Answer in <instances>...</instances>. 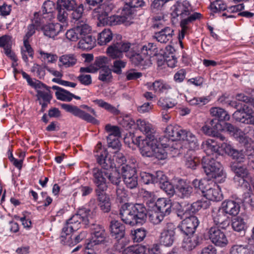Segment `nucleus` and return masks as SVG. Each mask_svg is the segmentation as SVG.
<instances>
[{
	"label": "nucleus",
	"mask_w": 254,
	"mask_h": 254,
	"mask_svg": "<svg viewBox=\"0 0 254 254\" xmlns=\"http://www.w3.org/2000/svg\"><path fill=\"white\" fill-rule=\"evenodd\" d=\"M120 215L124 223L133 226L138 223H142L145 220L147 210L142 204L132 205L125 203L121 208Z\"/></svg>",
	"instance_id": "f257e3e1"
},
{
	"label": "nucleus",
	"mask_w": 254,
	"mask_h": 254,
	"mask_svg": "<svg viewBox=\"0 0 254 254\" xmlns=\"http://www.w3.org/2000/svg\"><path fill=\"white\" fill-rule=\"evenodd\" d=\"M192 185L196 191L200 190L208 200L218 201L222 199L219 186L212 181L206 179H195Z\"/></svg>",
	"instance_id": "f03ea898"
},
{
	"label": "nucleus",
	"mask_w": 254,
	"mask_h": 254,
	"mask_svg": "<svg viewBox=\"0 0 254 254\" xmlns=\"http://www.w3.org/2000/svg\"><path fill=\"white\" fill-rule=\"evenodd\" d=\"M113 8L112 5L104 3L96 9L98 13V18L101 24L103 25H116L122 23L127 24L131 20V18L122 13V15H113L109 16V13Z\"/></svg>",
	"instance_id": "7ed1b4c3"
},
{
	"label": "nucleus",
	"mask_w": 254,
	"mask_h": 254,
	"mask_svg": "<svg viewBox=\"0 0 254 254\" xmlns=\"http://www.w3.org/2000/svg\"><path fill=\"white\" fill-rule=\"evenodd\" d=\"M157 52L156 46L153 43H148L144 45L141 49L140 54L131 52L127 53V56L134 64L142 66L145 68L151 64V58L155 55Z\"/></svg>",
	"instance_id": "20e7f679"
},
{
	"label": "nucleus",
	"mask_w": 254,
	"mask_h": 254,
	"mask_svg": "<svg viewBox=\"0 0 254 254\" xmlns=\"http://www.w3.org/2000/svg\"><path fill=\"white\" fill-rule=\"evenodd\" d=\"M202 163L204 171L208 177L216 179L219 183L225 181L226 174L219 162L211 156H205L203 158Z\"/></svg>",
	"instance_id": "39448f33"
},
{
	"label": "nucleus",
	"mask_w": 254,
	"mask_h": 254,
	"mask_svg": "<svg viewBox=\"0 0 254 254\" xmlns=\"http://www.w3.org/2000/svg\"><path fill=\"white\" fill-rule=\"evenodd\" d=\"M98 163L105 169L110 168H119L123 166L126 161V158L122 153L119 151L115 152V154L112 159L111 156H109L108 152L104 149H100V154L96 155Z\"/></svg>",
	"instance_id": "423d86ee"
},
{
	"label": "nucleus",
	"mask_w": 254,
	"mask_h": 254,
	"mask_svg": "<svg viewBox=\"0 0 254 254\" xmlns=\"http://www.w3.org/2000/svg\"><path fill=\"white\" fill-rule=\"evenodd\" d=\"M192 8L189 2L187 0L178 1L171 7V16L172 21L175 22L176 19L179 18L180 20L187 18L190 16Z\"/></svg>",
	"instance_id": "0eeeda50"
},
{
	"label": "nucleus",
	"mask_w": 254,
	"mask_h": 254,
	"mask_svg": "<svg viewBox=\"0 0 254 254\" xmlns=\"http://www.w3.org/2000/svg\"><path fill=\"white\" fill-rule=\"evenodd\" d=\"M108 170L98 167L93 169V182L96 187L95 190L97 193L104 192L108 188L107 183V178L108 175Z\"/></svg>",
	"instance_id": "6e6552de"
},
{
	"label": "nucleus",
	"mask_w": 254,
	"mask_h": 254,
	"mask_svg": "<svg viewBox=\"0 0 254 254\" xmlns=\"http://www.w3.org/2000/svg\"><path fill=\"white\" fill-rule=\"evenodd\" d=\"M176 229L177 226L174 223H167L160 232V244L166 247L171 246L175 240Z\"/></svg>",
	"instance_id": "1a4fd4ad"
},
{
	"label": "nucleus",
	"mask_w": 254,
	"mask_h": 254,
	"mask_svg": "<svg viewBox=\"0 0 254 254\" xmlns=\"http://www.w3.org/2000/svg\"><path fill=\"white\" fill-rule=\"evenodd\" d=\"M207 235L210 241L217 247L223 248L229 243L225 232L217 226H213L209 229L207 232Z\"/></svg>",
	"instance_id": "9d476101"
},
{
	"label": "nucleus",
	"mask_w": 254,
	"mask_h": 254,
	"mask_svg": "<svg viewBox=\"0 0 254 254\" xmlns=\"http://www.w3.org/2000/svg\"><path fill=\"white\" fill-rule=\"evenodd\" d=\"M187 208L183 216L185 219L182 221L180 225V229L186 235L193 234L199 224V221L197 218L191 215L188 216Z\"/></svg>",
	"instance_id": "9b49d317"
},
{
	"label": "nucleus",
	"mask_w": 254,
	"mask_h": 254,
	"mask_svg": "<svg viewBox=\"0 0 254 254\" xmlns=\"http://www.w3.org/2000/svg\"><path fill=\"white\" fill-rule=\"evenodd\" d=\"M61 107L66 112L70 113L74 116L77 117L88 123L93 124H98L99 121L94 117L84 111L81 110L78 107L67 104H62Z\"/></svg>",
	"instance_id": "f8f14e48"
},
{
	"label": "nucleus",
	"mask_w": 254,
	"mask_h": 254,
	"mask_svg": "<svg viewBox=\"0 0 254 254\" xmlns=\"http://www.w3.org/2000/svg\"><path fill=\"white\" fill-rule=\"evenodd\" d=\"M233 117L240 122L254 125V111L248 105L244 104L242 108H240L235 112Z\"/></svg>",
	"instance_id": "ddd939ff"
},
{
	"label": "nucleus",
	"mask_w": 254,
	"mask_h": 254,
	"mask_svg": "<svg viewBox=\"0 0 254 254\" xmlns=\"http://www.w3.org/2000/svg\"><path fill=\"white\" fill-rule=\"evenodd\" d=\"M157 140L155 137L143 138L141 136L140 144L137 145L139 147L140 153L143 156L153 157V151Z\"/></svg>",
	"instance_id": "4468645a"
},
{
	"label": "nucleus",
	"mask_w": 254,
	"mask_h": 254,
	"mask_svg": "<svg viewBox=\"0 0 254 254\" xmlns=\"http://www.w3.org/2000/svg\"><path fill=\"white\" fill-rule=\"evenodd\" d=\"M93 217V212L89 208L81 207L78 209L77 213L73 215L70 218L71 221L75 223L80 227L81 224L87 225L90 219Z\"/></svg>",
	"instance_id": "2eb2a0df"
},
{
	"label": "nucleus",
	"mask_w": 254,
	"mask_h": 254,
	"mask_svg": "<svg viewBox=\"0 0 254 254\" xmlns=\"http://www.w3.org/2000/svg\"><path fill=\"white\" fill-rule=\"evenodd\" d=\"M106 233L103 227L100 225H94L92 228L89 244L96 245L103 243L106 238Z\"/></svg>",
	"instance_id": "dca6fc26"
},
{
	"label": "nucleus",
	"mask_w": 254,
	"mask_h": 254,
	"mask_svg": "<svg viewBox=\"0 0 254 254\" xmlns=\"http://www.w3.org/2000/svg\"><path fill=\"white\" fill-rule=\"evenodd\" d=\"M211 216L216 225H219L222 228H226L229 225V219L221 207L213 208Z\"/></svg>",
	"instance_id": "f3484780"
},
{
	"label": "nucleus",
	"mask_w": 254,
	"mask_h": 254,
	"mask_svg": "<svg viewBox=\"0 0 254 254\" xmlns=\"http://www.w3.org/2000/svg\"><path fill=\"white\" fill-rule=\"evenodd\" d=\"M106 130L109 133L108 137V143L109 147L113 149H118L121 147V143L118 138H112L113 137H116L120 134V130L118 127L107 125L105 127Z\"/></svg>",
	"instance_id": "a211bd4d"
},
{
	"label": "nucleus",
	"mask_w": 254,
	"mask_h": 254,
	"mask_svg": "<svg viewBox=\"0 0 254 254\" xmlns=\"http://www.w3.org/2000/svg\"><path fill=\"white\" fill-rule=\"evenodd\" d=\"M201 147L204 152L206 154V156L219 155L220 144L214 139H207L202 142Z\"/></svg>",
	"instance_id": "6ab92c4d"
},
{
	"label": "nucleus",
	"mask_w": 254,
	"mask_h": 254,
	"mask_svg": "<svg viewBox=\"0 0 254 254\" xmlns=\"http://www.w3.org/2000/svg\"><path fill=\"white\" fill-rule=\"evenodd\" d=\"M179 141H182L187 145L190 150H195L198 148L199 144L197 137L190 130L184 129L182 137Z\"/></svg>",
	"instance_id": "aec40b11"
},
{
	"label": "nucleus",
	"mask_w": 254,
	"mask_h": 254,
	"mask_svg": "<svg viewBox=\"0 0 254 254\" xmlns=\"http://www.w3.org/2000/svg\"><path fill=\"white\" fill-rule=\"evenodd\" d=\"M147 87L149 90H153L157 94L167 93L172 88L169 83L162 80H157L152 83H148Z\"/></svg>",
	"instance_id": "412c9836"
},
{
	"label": "nucleus",
	"mask_w": 254,
	"mask_h": 254,
	"mask_svg": "<svg viewBox=\"0 0 254 254\" xmlns=\"http://www.w3.org/2000/svg\"><path fill=\"white\" fill-rule=\"evenodd\" d=\"M184 129L176 125H169L164 131V134L168 138L173 141H179Z\"/></svg>",
	"instance_id": "4be33fe9"
},
{
	"label": "nucleus",
	"mask_w": 254,
	"mask_h": 254,
	"mask_svg": "<svg viewBox=\"0 0 254 254\" xmlns=\"http://www.w3.org/2000/svg\"><path fill=\"white\" fill-rule=\"evenodd\" d=\"M37 97L42 108L46 107L52 98L50 87L44 84L41 89L37 90Z\"/></svg>",
	"instance_id": "5701e85b"
},
{
	"label": "nucleus",
	"mask_w": 254,
	"mask_h": 254,
	"mask_svg": "<svg viewBox=\"0 0 254 254\" xmlns=\"http://www.w3.org/2000/svg\"><path fill=\"white\" fill-rule=\"evenodd\" d=\"M174 35V30L170 27L166 26L160 31L155 32L153 37L161 43H167L172 40Z\"/></svg>",
	"instance_id": "b1692460"
},
{
	"label": "nucleus",
	"mask_w": 254,
	"mask_h": 254,
	"mask_svg": "<svg viewBox=\"0 0 254 254\" xmlns=\"http://www.w3.org/2000/svg\"><path fill=\"white\" fill-rule=\"evenodd\" d=\"M143 0H125V4L123 8V13L131 19L132 15L135 11V8L144 6Z\"/></svg>",
	"instance_id": "393cba45"
},
{
	"label": "nucleus",
	"mask_w": 254,
	"mask_h": 254,
	"mask_svg": "<svg viewBox=\"0 0 254 254\" xmlns=\"http://www.w3.org/2000/svg\"><path fill=\"white\" fill-rule=\"evenodd\" d=\"M110 230L112 236L118 240L123 238L125 234V226L117 220L111 221Z\"/></svg>",
	"instance_id": "a878e982"
},
{
	"label": "nucleus",
	"mask_w": 254,
	"mask_h": 254,
	"mask_svg": "<svg viewBox=\"0 0 254 254\" xmlns=\"http://www.w3.org/2000/svg\"><path fill=\"white\" fill-rule=\"evenodd\" d=\"M64 26L60 23H49L43 26L44 34L49 37L54 38L63 30Z\"/></svg>",
	"instance_id": "bb28decb"
},
{
	"label": "nucleus",
	"mask_w": 254,
	"mask_h": 254,
	"mask_svg": "<svg viewBox=\"0 0 254 254\" xmlns=\"http://www.w3.org/2000/svg\"><path fill=\"white\" fill-rule=\"evenodd\" d=\"M222 125L216 122V120H211L210 122L206 123L201 127L202 131L208 136H215L216 132L221 130Z\"/></svg>",
	"instance_id": "cd10ccee"
},
{
	"label": "nucleus",
	"mask_w": 254,
	"mask_h": 254,
	"mask_svg": "<svg viewBox=\"0 0 254 254\" xmlns=\"http://www.w3.org/2000/svg\"><path fill=\"white\" fill-rule=\"evenodd\" d=\"M136 125L139 130L146 135L145 138L155 137V130L150 123L144 120L138 119L136 121Z\"/></svg>",
	"instance_id": "c85d7f7f"
},
{
	"label": "nucleus",
	"mask_w": 254,
	"mask_h": 254,
	"mask_svg": "<svg viewBox=\"0 0 254 254\" xmlns=\"http://www.w3.org/2000/svg\"><path fill=\"white\" fill-rule=\"evenodd\" d=\"M221 207L227 215L231 216L237 215L240 209L239 204L234 200H225L222 203Z\"/></svg>",
	"instance_id": "c756f323"
},
{
	"label": "nucleus",
	"mask_w": 254,
	"mask_h": 254,
	"mask_svg": "<svg viewBox=\"0 0 254 254\" xmlns=\"http://www.w3.org/2000/svg\"><path fill=\"white\" fill-rule=\"evenodd\" d=\"M176 189L178 195L182 198L189 197L192 192V188L186 181L179 180Z\"/></svg>",
	"instance_id": "7c9ffc66"
},
{
	"label": "nucleus",
	"mask_w": 254,
	"mask_h": 254,
	"mask_svg": "<svg viewBox=\"0 0 254 254\" xmlns=\"http://www.w3.org/2000/svg\"><path fill=\"white\" fill-rule=\"evenodd\" d=\"M155 206L159 212L169 215L171 211L172 203L170 199L160 198L156 201Z\"/></svg>",
	"instance_id": "2f4dec72"
},
{
	"label": "nucleus",
	"mask_w": 254,
	"mask_h": 254,
	"mask_svg": "<svg viewBox=\"0 0 254 254\" xmlns=\"http://www.w3.org/2000/svg\"><path fill=\"white\" fill-rule=\"evenodd\" d=\"M137 164L136 160L132 159L126 165H123L121 169L123 178L136 174Z\"/></svg>",
	"instance_id": "473e14b6"
},
{
	"label": "nucleus",
	"mask_w": 254,
	"mask_h": 254,
	"mask_svg": "<svg viewBox=\"0 0 254 254\" xmlns=\"http://www.w3.org/2000/svg\"><path fill=\"white\" fill-rule=\"evenodd\" d=\"M98 205L104 212H108L111 209V202L110 197L105 193H97Z\"/></svg>",
	"instance_id": "72a5a7b5"
},
{
	"label": "nucleus",
	"mask_w": 254,
	"mask_h": 254,
	"mask_svg": "<svg viewBox=\"0 0 254 254\" xmlns=\"http://www.w3.org/2000/svg\"><path fill=\"white\" fill-rule=\"evenodd\" d=\"M12 45V37L5 35L0 37V47L2 48L6 55H11Z\"/></svg>",
	"instance_id": "f704fd0d"
},
{
	"label": "nucleus",
	"mask_w": 254,
	"mask_h": 254,
	"mask_svg": "<svg viewBox=\"0 0 254 254\" xmlns=\"http://www.w3.org/2000/svg\"><path fill=\"white\" fill-rule=\"evenodd\" d=\"M21 53L22 59L26 64L28 63V57L33 58L34 51L27 39H23V46L21 47Z\"/></svg>",
	"instance_id": "c9c22d12"
},
{
	"label": "nucleus",
	"mask_w": 254,
	"mask_h": 254,
	"mask_svg": "<svg viewBox=\"0 0 254 254\" xmlns=\"http://www.w3.org/2000/svg\"><path fill=\"white\" fill-rule=\"evenodd\" d=\"M78 48L82 50H91L95 45V39L91 35L81 37L78 42Z\"/></svg>",
	"instance_id": "e433bc0d"
},
{
	"label": "nucleus",
	"mask_w": 254,
	"mask_h": 254,
	"mask_svg": "<svg viewBox=\"0 0 254 254\" xmlns=\"http://www.w3.org/2000/svg\"><path fill=\"white\" fill-rule=\"evenodd\" d=\"M113 38V33L109 29H105L98 34L97 42L101 45H105L110 42Z\"/></svg>",
	"instance_id": "4c0bfd02"
},
{
	"label": "nucleus",
	"mask_w": 254,
	"mask_h": 254,
	"mask_svg": "<svg viewBox=\"0 0 254 254\" xmlns=\"http://www.w3.org/2000/svg\"><path fill=\"white\" fill-rule=\"evenodd\" d=\"M210 113L213 117L219 121H229L230 116L223 109L219 107H213L210 110Z\"/></svg>",
	"instance_id": "58836bf2"
},
{
	"label": "nucleus",
	"mask_w": 254,
	"mask_h": 254,
	"mask_svg": "<svg viewBox=\"0 0 254 254\" xmlns=\"http://www.w3.org/2000/svg\"><path fill=\"white\" fill-rule=\"evenodd\" d=\"M239 141L244 144L254 142V129L250 127H246L243 132V136H240Z\"/></svg>",
	"instance_id": "ea45409f"
},
{
	"label": "nucleus",
	"mask_w": 254,
	"mask_h": 254,
	"mask_svg": "<svg viewBox=\"0 0 254 254\" xmlns=\"http://www.w3.org/2000/svg\"><path fill=\"white\" fill-rule=\"evenodd\" d=\"M146 252L145 246L137 245L125 248L123 250L122 254H146Z\"/></svg>",
	"instance_id": "a19ab883"
},
{
	"label": "nucleus",
	"mask_w": 254,
	"mask_h": 254,
	"mask_svg": "<svg viewBox=\"0 0 254 254\" xmlns=\"http://www.w3.org/2000/svg\"><path fill=\"white\" fill-rule=\"evenodd\" d=\"M198 244V238L195 236L186 237L182 244L183 248L187 251L193 250Z\"/></svg>",
	"instance_id": "79ce46f5"
},
{
	"label": "nucleus",
	"mask_w": 254,
	"mask_h": 254,
	"mask_svg": "<svg viewBox=\"0 0 254 254\" xmlns=\"http://www.w3.org/2000/svg\"><path fill=\"white\" fill-rule=\"evenodd\" d=\"M221 130L228 131L238 140H239L240 136H242L243 135V131L228 123H225L223 125V128H221Z\"/></svg>",
	"instance_id": "37998d69"
},
{
	"label": "nucleus",
	"mask_w": 254,
	"mask_h": 254,
	"mask_svg": "<svg viewBox=\"0 0 254 254\" xmlns=\"http://www.w3.org/2000/svg\"><path fill=\"white\" fill-rule=\"evenodd\" d=\"M60 62L65 67L72 66L77 63V58L74 54H66L60 58Z\"/></svg>",
	"instance_id": "c03bdc74"
},
{
	"label": "nucleus",
	"mask_w": 254,
	"mask_h": 254,
	"mask_svg": "<svg viewBox=\"0 0 254 254\" xmlns=\"http://www.w3.org/2000/svg\"><path fill=\"white\" fill-rule=\"evenodd\" d=\"M80 227L75 223L71 221V218L67 221L66 225L63 228L61 236L65 238L73 231L77 230Z\"/></svg>",
	"instance_id": "a18cd8bd"
},
{
	"label": "nucleus",
	"mask_w": 254,
	"mask_h": 254,
	"mask_svg": "<svg viewBox=\"0 0 254 254\" xmlns=\"http://www.w3.org/2000/svg\"><path fill=\"white\" fill-rule=\"evenodd\" d=\"M93 102L100 107L104 109L114 115H117L120 113V111L115 107L102 99H97L94 100Z\"/></svg>",
	"instance_id": "49530a36"
},
{
	"label": "nucleus",
	"mask_w": 254,
	"mask_h": 254,
	"mask_svg": "<svg viewBox=\"0 0 254 254\" xmlns=\"http://www.w3.org/2000/svg\"><path fill=\"white\" fill-rule=\"evenodd\" d=\"M236 99L238 101L243 102V104H240L239 103H238L237 101H231L229 104L235 108L239 109L240 108H242V106L244 104L248 105L247 104L250 102V98L249 97L245 95L243 93H239L237 94L236 96Z\"/></svg>",
	"instance_id": "de8ad7c7"
},
{
	"label": "nucleus",
	"mask_w": 254,
	"mask_h": 254,
	"mask_svg": "<svg viewBox=\"0 0 254 254\" xmlns=\"http://www.w3.org/2000/svg\"><path fill=\"white\" fill-rule=\"evenodd\" d=\"M76 5L74 0H58L57 1V8L63 10H72Z\"/></svg>",
	"instance_id": "09e8293b"
},
{
	"label": "nucleus",
	"mask_w": 254,
	"mask_h": 254,
	"mask_svg": "<svg viewBox=\"0 0 254 254\" xmlns=\"http://www.w3.org/2000/svg\"><path fill=\"white\" fill-rule=\"evenodd\" d=\"M231 254H252L248 245H236L230 249Z\"/></svg>",
	"instance_id": "8fccbe9b"
},
{
	"label": "nucleus",
	"mask_w": 254,
	"mask_h": 254,
	"mask_svg": "<svg viewBox=\"0 0 254 254\" xmlns=\"http://www.w3.org/2000/svg\"><path fill=\"white\" fill-rule=\"evenodd\" d=\"M154 147L155 151H153V157L158 160H164L167 158V153L165 149L166 147H164L162 144H160L158 142Z\"/></svg>",
	"instance_id": "3c124183"
},
{
	"label": "nucleus",
	"mask_w": 254,
	"mask_h": 254,
	"mask_svg": "<svg viewBox=\"0 0 254 254\" xmlns=\"http://www.w3.org/2000/svg\"><path fill=\"white\" fill-rule=\"evenodd\" d=\"M200 16V13L194 12L191 14V15L188 17L187 18L182 19L181 21V26L182 28L181 33L185 34L187 31L188 28L187 25L188 24V23L198 19Z\"/></svg>",
	"instance_id": "603ef678"
},
{
	"label": "nucleus",
	"mask_w": 254,
	"mask_h": 254,
	"mask_svg": "<svg viewBox=\"0 0 254 254\" xmlns=\"http://www.w3.org/2000/svg\"><path fill=\"white\" fill-rule=\"evenodd\" d=\"M157 105L162 110H166L173 108L176 105V103L172 99L161 97L158 100Z\"/></svg>",
	"instance_id": "864d4df0"
},
{
	"label": "nucleus",
	"mask_w": 254,
	"mask_h": 254,
	"mask_svg": "<svg viewBox=\"0 0 254 254\" xmlns=\"http://www.w3.org/2000/svg\"><path fill=\"white\" fill-rule=\"evenodd\" d=\"M187 102L191 106H202L206 104L209 101L208 97H194L192 98H186Z\"/></svg>",
	"instance_id": "5fc2aeb1"
},
{
	"label": "nucleus",
	"mask_w": 254,
	"mask_h": 254,
	"mask_svg": "<svg viewBox=\"0 0 254 254\" xmlns=\"http://www.w3.org/2000/svg\"><path fill=\"white\" fill-rule=\"evenodd\" d=\"M210 203L208 200H200L193 203L190 205H188L187 209H190L191 207V211L193 213L198 211L201 208L206 209L210 206Z\"/></svg>",
	"instance_id": "6e6d98bb"
},
{
	"label": "nucleus",
	"mask_w": 254,
	"mask_h": 254,
	"mask_svg": "<svg viewBox=\"0 0 254 254\" xmlns=\"http://www.w3.org/2000/svg\"><path fill=\"white\" fill-rule=\"evenodd\" d=\"M107 55L112 59H121L123 57V54L119 51L116 43L110 46L107 49Z\"/></svg>",
	"instance_id": "4d7b16f0"
},
{
	"label": "nucleus",
	"mask_w": 254,
	"mask_h": 254,
	"mask_svg": "<svg viewBox=\"0 0 254 254\" xmlns=\"http://www.w3.org/2000/svg\"><path fill=\"white\" fill-rule=\"evenodd\" d=\"M131 238L134 242H140L145 238L146 233L143 228H139L131 231Z\"/></svg>",
	"instance_id": "13d9d810"
},
{
	"label": "nucleus",
	"mask_w": 254,
	"mask_h": 254,
	"mask_svg": "<svg viewBox=\"0 0 254 254\" xmlns=\"http://www.w3.org/2000/svg\"><path fill=\"white\" fill-rule=\"evenodd\" d=\"M233 230L237 232L245 231L247 226L244 220L241 218H236L233 219L232 223Z\"/></svg>",
	"instance_id": "bf43d9fd"
},
{
	"label": "nucleus",
	"mask_w": 254,
	"mask_h": 254,
	"mask_svg": "<svg viewBox=\"0 0 254 254\" xmlns=\"http://www.w3.org/2000/svg\"><path fill=\"white\" fill-rule=\"evenodd\" d=\"M112 78V72L109 67H104L99 71L98 79L105 82H109Z\"/></svg>",
	"instance_id": "052dcab7"
},
{
	"label": "nucleus",
	"mask_w": 254,
	"mask_h": 254,
	"mask_svg": "<svg viewBox=\"0 0 254 254\" xmlns=\"http://www.w3.org/2000/svg\"><path fill=\"white\" fill-rule=\"evenodd\" d=\"M210 8L212 12L216 13L226 10L227 5L222 0H216L211 3Z\"/></svg>",
	"instance_id": "680f3d73"
},
{
	"label": "nucleus",
	"mask_w": 254,
	"mask_h": 254,
	"mask_svg": "<svg viewBox=\"0 0 254 254\" xmlns=\"http://www.w3.org/2000/svg\"><path fill=\"white\" fill-rule=\"evenodd\" d=\"M55 9V4L51 0L46 1L42 7L43 15L47 14L50 19L52 16V12Z\"/></svg>",
	"instance_id": "e2e57ef3"
},
{
	"label": "nucleus",
	"mask_w": 254,
	"mask_h": 254,
	"mask_svg": "<svg viewBox=\"0 0 254 254\" xmlns=\"http://www.w3.org/2000/svg\"><path fill=\"white\" fill-rule=\"evenodd\" d=\"M109 60L107 57L105 56H100L96 58L94 63L92 64L94 68L96 69V72L100 69H102L104 67H108L106 66V64L108 63Z\"/></svg>",
	"instance_id": "0e129e2a"
},
{
	"label": "nucleus",
	"mask_w": 254,
	"mask_h": 254,
	"mask_svg": "<svg viewBox=\"0 0 254 254\" xmlns=\"http://www.w3.org/2000/svg\"><path fill=\"white\" fill-rule=\"evenodd\" d=\"M46 16L42 14L41 12H35L34 18L32 21V24L36 26L37 28H42V25L44 23V19L46 18Z\"/></svg>",
	"instance_id": "69168bd1"
},
{
	"label": "nucleus",
	"mask_w": 254,
	"mask_h": 254,
	"mask_svg": "<svg viewBox=\"0 0 254 254\" xmlns=\"http://www.w3.org/2000/svg\"><path fill=\"white\" fill-rule=\"evenodd\" d=\"M55 95L58 100L69 102L72 100L71 93L63 89L59 91H56Z\"/></svg>",
	"instance_id": "338daca9"
},
{
	"label": "nucleus",
	"mask_w": 254,
	"mask_h": 254,
	"mask_svg": "<svg viewBox=\"0 0 254 254\" xmlns=\"http://www.w3.org/2000/svg\"><path fill=\"white\" fill-rule=\"evenodd\" d=\"M124 182L126 186L131 189L136 188L138 185V178L137 174L132 176L125 177L123 179Z\"/></svg>",
	"instance_id": "774afa93"
}]
</instances>
